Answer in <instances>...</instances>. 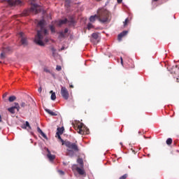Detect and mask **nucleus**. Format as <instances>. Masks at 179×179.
I'll return each mask as SVG.
<instances>
[{"label": "nucleus", "mask_w": 179, "mask_h": 179, "mask_svg": "<svg viewBox=\"0 0 179 179\" xmlns=\"http://www.w3.org/2000/svg\"><path fill=\"white\" fill-rule=\"evenodd\" d=\"M31 12L32 13H35V15H37V13H40L41 12V7H40L37 4H33L30 8V10H25L23 11L22 16H27L29 15V13Z\"/></svg>", "instance_id": "3"}, {"label": "nucleus", "mask_w": 179, "mask_h": 179, "mask_svg": "<svg viewBox=\"0 0 179 179\" xmlns=\"http://www.w3.org/2000/svg\"><path fill=\"white\" fill-rule=\"evenodd\" d=\"M59 38H64V37H65V34H64V32H59Z\"/></svg>", "instance_id": "29"}, {"label": "nucleus", "mask_w": 179, "mask_h": 179, "mask_svg": "<svg viewBox=\"0 0 179 179\" xmlns=\"http://www.w3.org/2000/svg\"><path fill=\"white\" fill-rule=\"evenodd\" d=\"M122 3V0H117V3Z\"/></svg>", "instance_id": "39"}, {"label": "nucleus", "mask_w": 179, "mask_h": 179, "mask_svg": "<svg viewBox=\"0 0 179 179\" xmlns=\"http://www.w3.org/2000/svg\"><path fill=\"white\" fill-rule=\"evenodd\" d=\"M128 34V31H123L122 33H120L118 36H117V39L119 40V41H121V40H122V37H125V36H127Z\"/></svg>", "instance_id": "14"}, {"label": "nucleus", "mask_w": 179, "mask_h": 179, "mask_svg": "<svg viewBox=\"0 0 179 179\" xmlns=\"http://www.w3.org/2000/svg\"><path fill=\"white\" fill-rule=\"evenodd\" d=\"M76 170L78 173V174H80V176H84L85 170H83L79 167H77Z\"/></svg>", "instance_id": "19"}, {"label": "nucleus", "mask_w": 179, "mask_h": 179, "mask_svg": "<svg viewBox=\"0 0 179 179\" xmlns=\"http://www.w3.org/2000/svg\"><path fill=\"white\" fill-rule=\"evenodd\" d=\"M69 87H71V89H73V85H69Z\"/></svg>", "instance_id": "41"}, {"label": "nucleus", "mask_w": 179, "mask_h": 179, "mask_svg": "<svg viewBox=\"0 0 179 179\" xmlns=\"http://www.w3.org/2000/svg\"><path fill=\"white\" fill-rule=\"evenodd\" d=\"M59 173L61 176H64V174H65V173H64L63 171H61V170L59 171Z\"/></svg>", "instance_id": "34"}, {"label": "nucleus", "mask_w": 179, "mask_h": 179, "mask_svg": "<svg viewBox=\"0 0 179 179\" xmlns=\"http://www.w3.org/2000/svg\"><path fill=\"white\" fill-rule=\"evenodd\" d=\"M2 122V117L0 115V122Z\"/></svg>", "instance_id": "42"}, {"label": "nucleus", "mask_w": 179, "mask_h": 179, "mask_svg": "<svg viewBox=\"0 0 179 179\" xmlns=\"http://www.w3.org/2000/svg\"><path fill=\"white\" fill-rule=\"evenodd\" d=\"M6 96H8V93L6 92L5 94H3V99H5V97H6Z\"/></svg>", "instance_id": "37"}, {"label": "nucleus", "mask_w": 179, "mask_h": 179, "mask_svg": "<svg viewBox=\"0 0 179 179\" xmlns=\"http://www.w3.org/2000/svg\"><path fill=\"white\" fill-rule=\"evenodd\" d=\"M51 94V100H55L57 99V96L55 95V92H52V91H50Z\"/></svg>", "instance_id": "26"}, {"label": "nucleus", "mask_w": 179, "mask_h": 179, "mask_svg": "<svg viewBox=\"0 0 179 179\" xmlns=\"http://www.w3.org/2000/svg\"><path fill=\"white\" fill-rule=\"evenodd\" d=\"M120 145L122 146V143H120Z\"/></svg>", "instance_id": "44"}, {"label": "nucleus", "mask_w": 179, "mask_h": 179, "mask_svg": "<svg viewBox=\"0 0 179 179\" xmlns=\"http://www.w3.org/2000/svg\"><path fill=\"white\" fill-rule=\"evenodd\" d=\"M128 22H129V20L127 18L125 21L123 22L124 23V27L127 26L128 24Z\"/></svg>", "instance_id": "30"}, {"label": "nucleus", "mask_w": 179, "mask_h": 179, "mask_svg": "<svg viewBox=\"0 0 179 179\" xmlns=\"http://www.w3.org/2000/svg\"><path fill=\"white\" fill-rule=\"evenodd\" d=\"M128 177V174H124L122 176H121L119 179H127Z\"/></svg>", "instance_id": "32"}, {"label": "nucleus", "mask_w": 179, "mask_h": 179, "mask_svg": "<svg viewBox=\"0 0 179 179\" xmlns=\"http://www.w3.org/2000/svg\"><path fill=\"white\" fill-rule=\"evenodd\" d=\"M26 127H29V129H31V127H30V123H29V122L27 121L25 122V124H24V127H22V128L26 129Z\"/></svg>", "instance_id": "23"}, {"label": "nucleus", "mask_w": 179, "mask_h": 179, "mask_svg": "<svg viewBox=\"0 0 179 179\" xmlns=\"http://www.w3.org/2000/svg\"><path fill=\"white\" fill-rule=\"evenodd\" d=\"M0 64H2V62H0Z\"/></svg>", "instance_id": "46"}, {"label": "nucleus", "mask_w": 179, "mask_h": 179, "mask_svg": "<svg viewBox=\"0 0 179 179\" xmlns=\"http://www.w3.org/2000/svg\"><path fill=\"white\" fill-rule=\"evenodd\" d=\"M20 107L22 108H27V110H30V104H29L27 102L22 101L20 103Z\"/></svg>", "instance_id": "13"}, {"label": "nucleus", "mask_w": 179, "mask_h": 179, "mask_svg": "<svg viewBox=\"0 0 179 179\" xmlns=\"http://www.w3.org/2000/svg\"><path fill=\"white\" fill-rule=\"evenodd\" d=\"M10 51H12V48L9 47L3 48L0 55L1 59H5V58H6V54H8V52H10Z\"/></svg>", "instance_id": "9"}, {"label": "nucleus", "mask_w": 179, "mask_h": 179, "mask_svg": "<svg viewBox=\"0 0 179 179\" xmlns=\"http://www.w3.org/2000/svg\"><path fill=\"white\" fill-rule=\"evenodd\" d=\"M77 163H78V164H80V166H83V159L82 158H78L77 159Z\"/></svg>", "instance_id": "25"}, {"label": "nucleus", "mask_w": 179, "mask_h": 179, "mask_svg": "<svg viewBox=\"0 0 179 179\" xmlns=\"http://www.w3.org/2000/svg\"><path fill=\"white\" fill-rule=\"evenodd\" d=\"M19 37H20L21 38L20 41H21L22 45H23L24 47H26V45H27L29 43L27 42V38L26 37V35L24 34V33L20 32L19 34Z\"/></svg>", "instance_id": "8"}, {"label": "nucleus", "mask_w": 179, "mask_h": 179, "mask_svg": "<svg viewBox=\"0 0 179 179\" xmlns=\"http://www.w3.org/2000/svg\"><path fill=\"white\" fill-rule=\"evenodd\" d=\"M99 20L101 23H109L110 19V13L107 10H101L99 13Z\"/></svg>", "instance_id": "2"}, {"label": "nucleus", "mask_w": 179, "mask_h": 179, "mask_svg": "<svg viewBox=\"0 0 179 179\" xmlns=\"http://www.w3.org/2000/svg\"><path fill=\"white\" fill-rule=\"evenodd\" d=\"M152 1H154V2H157V1H159V0H152Z\"/></svg>", "instance_id": "43"}, {"label": "nucleus", "mask_w": 179, "mask_h": 179, "mask_svg": "<svg viewBox=\"0 0 179 179\" xmlns=\"http://www.w3.org/2000/svg\"><path fill=\"white\" fill-rule=\"evenodd\" d=\"M44 72H47L48 73H49L50 70H48V69H44Z\"/></svg>", "instance_id": "36"}, {"label": "nucleus", "mask_w": 179, "mask_h": 179, "mask_svg": "<svg viewBox=\"0 0 179 179\" xmlns=\"http://www.w3.org/2000/svg\"><path fill=\"white\" fill-rule=\"evenodd\" d=\"M56 138H58V139L61 141V142L62 143V145H65V141L62 139V138H61L60 134H56Z\"/></svg>", "instance_id": "22"}, {"label": "nucleus", "mask_w": 179, "mask_h": 179, "mask_svg": "<svg viewBox=\"0 0 179 179\" xmlns=\"http://www.w3.org/2000/svg\"><path fill=\"white\" fill-rule=\"evenodd\" d=\"M49 27H50V31H52V33H55V26L50 25V26H49Z\"/></svg>", "instance_id": "28"}, {"label": "nucleus", "mask_w": 179, "mask_h": 179, "mask_svg": "<svg viewBox=\"0 0 179 179\" xmlns=\"http://www.w3.org/2000/svg\"><path fill=\"white\" fill-rule=\"evenodd\" d=\"M64 127H58L57 129V133L56 135H62V134H64Z\"/></svg>", "instance_id": "16"}, {"label": "nucleus", "mask_w": 179, "mask_h": 179, "mask_svg": "<svg viewBox=\"0 0 179 179\" xmlns=\"http://www.w3.org/2000/svg\"><path fill=\"white\" fill-rule=\"evenodd\" d=\"M68 31H69L68 28H66V29H64V34H66V33H68Z\"/></svg>", "instance_id": "38"}, {"label": "nucleus", "mask_w": 179, "mask_h": 179, "mask_svg": "<svg viewBox=\"0 0 179 179\" xmlns=\"http://www.w3.org/2000/svg\"><path fill=\"white\" fill-rule=\"evenodd\" d=\"M37 131L38 132V134H41V135L45 139H47V135H45V134H44V132H43V130H41V129H40L38 127H37Z\"/></svg>", "instance_id": "18"}, {"label": "nucleus", "mask_w": 179, "mask_h": 179, "mask_svg": "<svg viewBox=\"0 0 179 179\" xmlns=\"http://www.w3.org/2000/svg\"><path fill=\"white\" fill-rule=\"evenodd\" d=\"M61 95L64 99V100H68L69 99V92L65 87H61Z\"/></svg>", "instance_id": "7"}, {"label": "nucleus", "mask_w": 179, "mask_h": 179, "mask_svg": "<svg viewBox=\"0 0 179 179\" xmlns=\"http://www.w3.org/2000/svg\"><path fill=\"white\" fill-rule=\"evenodd\" d=\"M37 27H40V30L37 31L35 36L34 43L41 47H44V43H48V31L45 29V20H41L38 22Z\"/></svg>", "instance_id": "1"}, {"label": "nucleus", "mask_w": 179, "mask_h": 179, "mask_svg": "<svg viewBox=\"0 0 179 179\" xmlns=\"http://www.w3.org/2000/svg\"><path fill=\"white\" fill-rule=\"evenodd\" d=\"M47 152H48L47 157L49 159V160L50 162H53V160H55V155H52L50 150H48V148L47 149Z\"/></svg>", "instance_id": "12"}, {"label": "nucleus", "mask_w": 179, "mask_h": 179, "mask_svg": "<svg viewBox=\"0 0 179 179\" xmlns=\"http://www.w3.org/2000/svg\"><path fill=\"white\" fill-rule=\"evenodd\" d=\"M92 27H93V24H92V23H88L87 24L88 30H90V29H92Z\"/></svg>", "instance_id": "31"}, {"label": "nucleus", "mask_w": 179, "mask_h": 179, "mask_svg": "<svg viewBox=\"0 0 179 179\" xmlns=\"http://www.w3.org/2000/svg\"><path fill=\"white\" fill-rule=\"evenodd\" d=\"M38 92L39 93H41V92H43V88L41 87H40L38 89Z\"/></svg>", "instance_id": "35"}, {"label": "nucleus", "mask_w": 179, "mask_h": 179, "mask_svg": "<svg viewBox=\"0 0 179 179\" xmlns=\"http://www.w3.org/2000/svg\"><path fill=\"white\" fill-rule=\"evenodd\" d=\"M171 143H173V139H171V138H168L166 140V145H171Z\"/></svg>", "instance_id": "27"}, {"label": "nucleus", "mask_w": 179, "mask_h": 179, "mask_svg": "<svg viewBox=\"0 0 179 179\" xmlns=\"http://www.w3.org/2000/svg\"><path fill=\"white\" fill-rule=\"evenodd\" d=\"M32 1H34V0H32Z\"/></svg>", "instance_id": "47"}, {"label": "nucleus", "mask_w": 179, "mask_h": 179, "mask_svg": "<svg viewBox=\"0 0 179 179\" xmlns=\"http://www.w3.org/2000/svg\"><path fill=\"white\" fill-rule=\"evenodd\" d=\"M120 59H121V64L122 65L124 64V61L122 60V57H120Z\"/></svg>", "instance_id": "40"}, {"label": "nucleus", "mask_w": 179, "mask_h": 179, "mask_svg": "<svg viewBox=\"0 0 179 179\" xmlns=\"http://www.w3.org/2000/svg\"><path fill=\"white\" fill-rule=\"evenodd\" d=\"M6 2L10 6H22L23 4L20 0H7Z\"/></svg>", "instance_id": "6"}, {"label": "nucleus", "mask_w": 179, "mask_h": 179, "mask_svg": "<svg viewBox=\"0 0 179 179\" xmlns=\"http://www.w3.org/2000/svg\"><path fill=\"white\" fill-rule=\"evenodd\" d=\"M68 22V19L61 20L59 21V26H62V24H66Z\"/></svg>", "instance_id": "20"}, {"label": "nucleus", "mask_w": 179, "mask_h": 179, "mask_svg": "<svg viewBox=\"0 0 179 179\" xmlns=\"http://www.w3.org/2000/svg\"><path fill=\"white\" fill-rule=\"evenodd\" d=\"M171 73L174 75L173 76L176 79L177 82H179V69L177 65L172 68Z\"/></svg>", "instance_id": "10"}, {"label": "nucleus", "mask_w": 179, "mask_h": 179, "mask_svg": "<svg viewBox=\"0 0 179 179\" xmlns=\"http://www.w3.org/2000/svg\"><path fill=\"white\" fill-rule=\"evenodd\" d=\"M96 1H101V0H96Z\"/></svg>", "instance_id": "45"}, {"label": "nucleus", "mask_w": 179, "mask_h": 179, "mask_svg": "<svg viewBox=\"0 0 179 179\" xmlns=\"http://www.w3.org/2000/svg\"><path fill=\"white\" fill-rule=\"evenodd\" d=\"M45 111H46V113H48V114H50V115H52L53 117H56L57 115H58V113H57V112H52L50 109H45Z\"/></svg>", "instance_id": "15"}, {"label": "nucleus", "mask_w": 179, "mask_h": 179, "mask_svg": "<svg viewBox=\"0 0 179 179\" xmlns=\"http://www.w3.org/2000/svg\"><path fill=\"white\" fill-rule=\"evenodd\" d=\"M15 100H16V97L15 96H11L8 98V101H10V103H13Z\"/></svg>", "instance_id": "24"}, {"label": "nucleus", "mask_w": 179, "mask_h": 179, "mask_svg": "<svg viewBox=\"0 0 179 179\" xmlns=\"http://www.w3.org/2000/svg\"><path fill=\"white\" fill-rule=\"evenodd\" d=\"M65 146L68 148V152H79V147L78 146V143L76 141V143H72L71 141H66L64 142Z\"/></svg>", "instance_id": "4"}, {"label": "nucleus", "mask_w": 179, "mask_h": 179, "mask_svg": "<svg viewBox=\"0 0 179 179\" xmlns=\"http://www.w3.org/2000/svg\"><path fill=\"white\" fill-rule=\"evenodd\" d=\"M56 69L59 71L62 69V67L61 66H57Z\"/></svg>", "instance_id": "33"}, {"label": "nucleus", "mask_w": 179, "mask_h": 179, "mask_svg": "<svg viewBox=\"0 0 179 179\" xmlns=\"http://www.w3.org/2000/svg\"><path fill=\"white\" fill-rule=\"evenodd\" d=\"M78 134L80 135H87L89 134V129L85 126L83 123H80L78 125Z\"/></svg>", "instance_id": "5"}, {"label": "nucleus", "mask_w": 179, "mask_h": 179, "mask_svg": "<svg viewBox=\"0 0 179 179\" xmlns=\"http://www.w3.org/2000/svg\"><path fill=\"white\" fill-rule=\"evenodd\" d=\"M92 38H94V40H99V34L98 33H93L92 34Z\"/></svg>", "instance_id": "21"}, {"label": "nucleus", "mask_w": 179, "mask_h": 179, "mask_svg": "<svg viewBox=\"0 0 179 179\" xmlns=\"http://www.w3.org/2000/svg\"><path fill=\"white\" fill-rule=\"evenodd\" d=\"M15 106H13L11 108H8V111H9V113H10L11 114H15V110H17V111H20V106H19L18 103H14Z\"/></svg>", "instance_id": "11"}, {"label": "nucleus", "mask_w": 179, "mask_h": 179, "mask_svg": "<svg viewBox=\"0 0 179 179\" xmlns=\"http://www.w3.org/2000/svg\"><path fill=\"white\" fill-rule=\"evenodd\" d=\"M96 19H99V15H92L90 17V21L92 22V23H94V22H96Z\"/></svg>", "instance_id": "17"}]
</instances>
